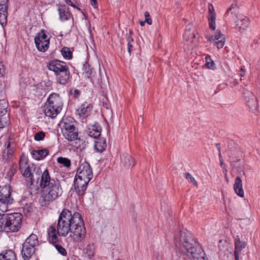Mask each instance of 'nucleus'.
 <instances>
[{"mask_svg": "<svg viewBox=\"0 0 260 260\" xmlns=\"http://www.w3.org/2000/svg\"><path fill=\"white\" fill-rule=\"evenodd\" d=\"M92 109V106L91 104L85 103L81 106L78 111L80 116H88L90 115Z\"/></svg>", "mask_w": 260, "mask_h": 260, "instance_id": "4be33fe9", "label": "nucleus"}, {"mask_svg": "<svg viewBox=\"0 0 260 260\" xmlns=\"http://www.w3.org/2000/svg\"><path fill=\"white\" fill-rule=\"evenodd\" d=\"M215 10L213 6L211 4H209L208 5V14L214 13Z\"/></svg>", "mask_w": 260, "mask_h": 260, "instance_id": "c03bdc74", "label": "nucleus"}, {"mask_svg": "<svg viewBox=\"0 0 260 260\" xmlns=\"http://www.w3.org/2000/svg\"><path fill=\"white\" fill-rule=\"evenodd\" d=\"M183 38L186 41L193 39L195 38V34L191 32L189 30H186L183 35Z\"/></svg>", "mask_w": 260, "mask_h": 260, "instance_id": "4c0bfd02", "label": "nucleus"}, {"mask_svg": "<svg viewBox=\"0 0 260 260\" xmlns=\"http://www.w3.org/2000/svg\"><path fill=\"white\" fill-rule=\"evenodd\" d=\"M49 39L46 31L44 29H42L41 32L37 34L35 38V42L39 51L44 52L48 50L49 46Z\"/></svg>", "mask_w": 260, "mask_h": 260, "instance_id": "1a4fd4ad", "label": "nucleus"}, {"mask_svg": "<svg viewBox=\"0 0 260 260\" xmlns=\"http://www.w3.org/2000/svg\"><path fill=\"white\" fill-rule=\"evenodd\" d=\"M238 11V7L236 4H233L227 10L225 15H228L229 13L231 11V13H236Z\"/></svg>", "mask_w": 260, "mask_h": 260, "instance_id": "e433bc0d", "label": "nucleus"}, {"mask_svg": "<svg viewBox=\"0 0 260 260\" xmlns=\"http://www.w3.org/2000/svg\"><path fill=\"white\" fill-rule=\"evenodd\" d=\"M45 137V133L43 131H40L35 134L34 139L37 141H39L43 140Z\"/></svg>", "mask_w": 260, "mask_h": 260, "instance_id": "58836bf2", "label": "nucleus"}, {"mask_svg": "<svg viewBox=\"0 0 260 260\" xmlns=\"http://www.w3.org/2000/svg\"><path fill=\"white\" fill-rule=\"evenodd\" d=\"M63 103L59 94L51 93L47 99L44 106V113L46 116L54 118L61 112Z\"/></svg>", "mask_w": 260, "mask_h": 260, "instance_id": "20e7f679", "label": "nucleus"}, {"mask_svg": "<svg viewBox=\"0 0 260 260\" xmlns=\"http://www.w3.org/2000/svg\"><path fill=\"white\" fill-rule=\"evenodd\" d=\"M237 18V20L235 21V28L239 31L246 30L249 24V18L243 16H239Z\"/></svg>", "mask_w": 260, "mask_h": 260, "instance_id": "a211bd4d", "label": "nucleus"}, {"mask_svg": "<svg viewBox=\"0 0 260 260\" xmlns=\"http://www.w3.org/2000/svg\"><path fill=\"white\" fill-rule=\"evenodd\" d=\"M67 5L72 6L73 8H77L80 10V9L78 8L76 4L77 3V0H64Z\"/></svg>", "mask_w": 260, "mask_h": 260, "instance_id": "ea45409f", "label": "nucleus"}, {"mask_svg": "<svg viewBox=\"0 0 260 260\" xmlns=\"http://www.w3.org/2000/svg\"><path fill=\"white\" fill-rule=\"evenodd\" d=\"M235 260H246V256H245L244 252H241L240 254H239L238 259H237L236 258H235Z\"/></svg>", "mask_w": 260, "mask_h": 260, "instance_id": "a18cd8bd", "label": "nucleus"}, {"mask_svg": "<svg viewBox=\"0 0 260 260\" xmlns=\"http://www.w3.org/2000/svg\"><path fill=\"white\" fill-rule=\"evenodd\" d=\"M91 1V5L93 6L94 8H98V2L96 0H90Z\"/></svg>", "mask_w": 260, "mask_h": 260, "instance_id": "49530a36", "label": "nucleus"}, {"mask_svg": "<svg viewBox=\"0 0 260 260\" xmlns=\"http://www.w3.org/2000/svg\"><path fill=\"white\" fill-rule=\"evenodd\" d=\"M57 251L62 255L66 256L67 254V250L61 245L56 244L54 245Z\"/></svg>", "mask_w": 260, "mask_h": 260, "instance_id": "c9c22d12", "label": "nucleus"}, {"mask_svg": "<svg viewBox=\"0 0 260 260\" xmlns=\"http://www.w3.org/2000/svg\"><path fill=\"white\" fill-rule=\"evenodd\" d=\"M244 71H243V69L242 68H241L240 71V76L241 77H243V76H244Z\"/></svg>", "mask_w": 260, "mask_h": 260, "instance_id": "8fccbe9b", "label": "nucleus"}, {"mask_svg": "<svg viewBox=\"0 0 260 260\" xmlns=\"http://www.w3.org/2000/svg\"><path fill=\"white\" fill-rule=\"evenodd\" d=\"M13 201L11 192L7 188H3L0 190V211L2 212H6L8 205L12 204Z\"/></svg>", "mask_w": 260, "mask_h": 260, "instance_id": "9d476101", "label": "nucleus"}, {"mask_svg": "<svg viewBox=\"0 0 260 260\" xmlns=\"http://www.w3.org/2000/svg\"><path fill=\"white\" fill-rule=\"evenodd\" d=\"M61 54L63 57L67 59H70L72 57V52L68 47H64L61 50Z\"/></svg>", "mask_w": 260, "mask_h": 260, "instance_id": "c756f323", "label": "nucleus"}, {"mask_svg": "<svg viewBox=\"0 0 260 260\" xmlns=\"http://www.w3.org/2000/svg\"><path fill=\"white\" fill-rule=\"evenodd\" d=\"M196 241L192 234L186 230L178 232L174 237L175 246L181 253L184 251L183 248L187 249L193 245Z\"/></svg>", "mask_w": 260, "mask_h": 260, "instance_id": "39448f33", "label": "nucleus"}, {"mask_svg": "<svg viewBox=\"0 0 260 260\" xmlns=\"http://www.w3.org/2000/svg\"><path fill=\"white\" fill-rule=\"evenodd\" d=\"M184 177L187 179L189 181L192 183L193 185L197 186V181L195 180L194 177L189 173H183Z\"/></svg>", "mask_w": 260, "mask_h": 260, "instance_id": "f704fd0d", "label": "nucleus"}, {"mask_svg": "<svg viewBox=\"0 0 260 260\" xmlns=\"http://www.w3.org/2000/svg\"><path fill=\"white\" fill-rule=\"evenodd\" d=\"M19 169L23 176L29 180L31 184L36 179L37 183L39 182L42 189L39 203L42 207L47 206L61 195L62 189L59 181L57 179L51 178L48 169L42 172L37 165L28 164L25 160L22 159L20 160Z\"/></svg>", "mask_w": 260, "mask_h": 260, "instance_id": "f257e3e1", "label": "nucleus"}, {"mask_svg": "<svg viewBox=\"0 0 260 260\" xmlns=\"http://www.w3.org/2000/svg\"><path fill=\"white\" fill-rule=\"evenodd\" d=\"M62 133L68 141H73L78 139V132L74 124L73 119H63L61 122Z\"/></svg>", "mask_w": 260, "mask_h": 260, "instance_id": "0eeeda50", "label": "nucleus"}, {"mask_svg": "<svg viewBox=\"0 0 260 260\" xmlns=\"http://www.w3.org/2000/svg\"><path fill=\"white\" fill-rule=\"evenodd\" d=\"M243 93L246 105L249 109L252 111L257 110L258 106V102L254 94L245 89L243 90Z\"/></svg>", "mask_w": 260, "mask_h": 260, "instance_id": "ddd939ff", "label": "nucleus"}, {"mask_svg": "<svg viewBox=\"0 0 260 260\" xmlns=\"http://www.w3.org/2000/svg\"><path fill=\"white\" fill-rule=\"evenodd\" d=\"M75 241H82L86 234L83 220L78 212L72 214L68 209H64L57 221V233L60 236L66 237L69 233Z\"/></svg>", "mask_w": 260, "mask_h": 260, "instance_id": "f03ea898", "label": "nucleus"}, {"mask_svg": "<svg viewBox=\"0 0 260 260\" xmlns=\"http://www.w3.org/2000/svg\"><path fill=\"white\" fill-rule=\"evenodd\" d=\"M132 33L133 31L132 30H129V34L126 35V40L127 43H133L134 42V40L131 36Z\"/></svg>", "mask_w": 260, "mask_h": 260, "instance_id": "79ce46f5", "label": "nucleus"}, {"mask_svg": "<svg viewBox=\"0 0 260 260\" xmlns=\"http://www.w3.org/2000/svg\"><path fill=\"white\" fill-rule=\"evenodd\" d=\"M145 16V22L147 23L148 24L150 25L152 24V20L150 18V16L149 13L147 11L145 12L144 13Z\"/></svg>", "mask_w": 260, "mask_h": 260, "instance_id": "a19ab883", "label": "nucleus"}, {"mask_svg": "<svg viewBox=\"0 0 260 260\" xmlns=\"http://www.w3.org/2000/svg\"><path fill=\"white\" fill-rule=\"evenodd\" d=\"M72 94L75 98H78V96L80 95V92L78 90L75 89L72 92Z\"/></svg>", "mask_w": 260, "mask_h": 260, "instance_id": "de8ad7c7", "label": "nucleus"}, {"mask_svg": "<svg viewBox=\"0 0 260 260\" xmlns=\"http://www.w3.org/2000/svg\"><path fill=\"white\" fill-rule=\"evenodd\" d=\"M102 128L98 124L92 126V129L88 132V135L93 138L96 139L101 135Z\"/></svg>", "mask_w": 260, "mask_h": 260, "instance_id": "a878e982", "label": "nucleus"}, {"mask_svg": "<svg viewBox=\"0 0 260 260\" xmlns=\"http://www.w3.org/2000/svg\"><path fill=\"white\" fill-rule=\"evenodd\" d=\"M57 160L59 164L62 165V166L64 167L69 168L71 166V161L67 158L59 157Z\"/></svg>", "mask_w": 260, "mask_h": 260, "instance_id": "7c9ffc66", "label": "nucleus"}, {"mask_svg": "<svg viewBox=\"0 0 260 260\" xmlns=\"http://www.w3.org/2000/svg\"><path fill=\"white\" fill-rule=\"evenodd\" d=\"M48 234L49 241L55 245L58 241V238L56 234V230L55 227L51 226L48 229Z\"/></svg>", "mask_w": 260, "mask_h": 260, "instance_id": "393cba45", "label": "nucleus"}, {"mask_svg": "<svg viewBox=\"0 0 260 260\" xmlns=\"http://www.w3.org/2000/svg\"><path fill=\"white\" fill-rule=\"evenodd\" d=\"M5 146L6 147V149L5 150L4 153H7V155L8 157H10L11 156L14 152V150L12 148H11V143L9 141H7L5 143Z\"/></svg>", "mask_w": 260, "mask_h": 260, "instance_id": "72a5a7b5", "label": "nucleus"}, {"mask_svg": "<svg viewBox=\"0 0 260 260\" xmlns=\"http://www.w3.org/2000/svg\"><path fill=\"white\" fill-rule=\"evenodd\" d=\"M8 104L5 100H0V128H4L10 121L9 114H7Z\"/></svg>", "mask_w": 260, "mask_h": 260, "instance_id": "f8f14e48", "label": "nucleus"}, {"mask_svg": "<svg viewBox=\"0 0 260 260\" xmlns=\"http://www.w3.org/2000/svg\"><path fill=\"white\" fill-rule=\"evenodd\" d=\"M206 63L205 67L209 69L214 70L215 69V64L213 60H212L210 56H206L205 57Z\"/></svg>", "mask_w": 260, "mask_h": 260, "instance_id": "2f4dec72", "label": "nucleus"}, {"mask_svg": "<svg viewBox=\"0 0 260 260\" xmlns=\"http://www.w3.org/2000/svg\"><path fill=\"white\" fill-rule=\"evenodd\" d=\"M234 188L237 195L240 197H244V193L242 188V180L240 176L236 177L234 185Z\"/></svg>", "mask_w": 260, "mask_h": 260, "instance_id": "412c9836", "label": "nucleus"}, {"mask_svg": "<svg viewBox=\"0 0 260 260\" xmlns=\"http://www.w3.org/2000/svg\"><path fill=\"white\" fill-rule=\"evenodd\" d=\"M216 146H217V148H218V150L219 152V156H220L221 154H220V148L219 147V144H216Z\"/></svg>", "mask_w": 260, "mask_h": 260, "instance_id": "3c124183", "label": "nucleus"}, {"mask_svg": "<svg viewBox=\"0 0 260 260\" xmlns=\"http://www.w3.org/2000/svg\"><path fill=\"white\" fill-rule=\"evenodd\" d=\"M49 70L54 72L55 76L69 68L67 63L58 59H53L47 64Z\"/></svg>", "mask_w": 260, "mask_h": 260, "instance_id": "9b49d317", "label": "nucleus"}, {"mask_svg": "<svg viewBox=\"0 0 260 260\" xmlns=\"http://www.w3.org/2000/svg\"><path fill=\"white\" fill-rule=\"evenodd\" d=\"M133 47L132 43H127V49L128 52L130 53L132 48Z\"/></svg>", "mask_w": 260, "mask_h": 260, "instance_id": "09e8293b", "label": "nucleus"}, {"mask_svg": "<svg viewBox=\"0 0 260 260\" xmlns=\"http://www.w3.org/2000/svg\"><path fill=\"white\" fill-rule=\"evenodd\" d=\"M145 22H145V21H141V22H140V25H141V26H144V24H145Z\"/></svg>", "mask_w": 260, "mask_h": 260, "instance_id": "603ef678", "label": "nucleus"}, {"mask_svg": "<svg viewBox=\"0 0 260 260\" xmlns=\"http://www.w3.org/2000/svg\"><path fill=\"white\" fill-rule=\"evenodd\" d=\"M206 39L210 42H213L218 49L222 48L225 43V36L221 34L219 29L216 30L215 35L207 36Z\"/></svg>", "mask_w": 260, "mask_h": 260, "instance_id": "4468645a", "label": "nucleus"}, {"mask_svg": "<svg viewBox=\"0 0 260 260\" xmlns=\"http://www.w3.org/2000/svg\"><path fill=\"white\" fill-rule=\"evenodd\" d=\"M39 245V241L36 235L31 234L27 238L22 244L21 255L24 260H29L35 254Z\"/></svg>", "mask_w": 260, "mask_h": 260, "instance_id": "423d86ee", "label": "nucleus"}, {"mask_svg": "<svg viewBox=\"0 0 260 260\" xmlns=\"http://www.w3.org/2000/svg\"><path fill=\"white\" fill-rule=\"evenodd\" d=\"M83 70L85 73V77L90 78L92 74V69L90 68L88 63H85L83 65Z\"/></svg>", "mask_w": 260, "mask_h": 260, "instance_id": "473e14b6", "label": "nucleus"}, {"mask_svg": "<svg viewBox=\"0 0 260 260\" xmlns=\"http://www.w3.org/2000/svg\"><path fill=\"white\" fill-rule=\"evenodd\" d=\"M233 162H234V161L232 162V165H234Z\"/></svg>", "mask_w": 260, "mask_h": 260, "instance_id": "864d4df0", "label": "nucleus"}, {"mask_svg": "<svg viewBox=\"0 0 260 260\" xmlns=\"http://www.w3.org/2000/svg\"><path fill=\"white\" fill-rule=\"evenodd\" d=\"M121 164L125 168H132L135 165L134 159L131 155L128 154H123L121 157Z\"/></svg>", "mask_w": 260, "mask_h": 260, "instance_id": "5701e85b", "label": "nucleus"}, {"mask_svg": "<svg viewBox=\"0 0 260 260\" xmlns=\"http://www.w3.org/2000/svg\"><path fill=\"white\" fill-rule=\"evenodd\" d=\"M235 251L234 258L238 259L239 254L241 252H244L243 250L247 245V243L245 241H241L239 236H237L234 240Z\"/></svg>", "mask_w": 260, "mask_h": 260, "instance_id": "dca6fc26", "label": "nucleus"}, {"mask_svg": "<svg viewBox=\"0 0 260 260\" xmlns=\"http://www.w3.org/2000/svg\"><path fill=\"white\" fill-rule=\"evenodd\" d=\"M9 0H0V24L6 26L7 23Z\"/></svg>", "mask_w": 260, "mask_h": 260, "instance_id": "2eb2a0df", "label": "nucleus"}, {"mask_svg": "<svg viewBox=\"0 0 260 260\" xmlns=\"http://www.w3.org/2000/svg\"><path fill=\"white\" fill-rule=\"evenodd\" d=\"M95 246L94 244H89L84 249V252L87 254L89 258L94 255Z\"/></svg>", "mask_w": 260, "mask_h": 260, "instance_id": "cd10ccee", "label": "nucleus"}, {"mask_svg": "<svg viewBox=\"0 0 260 260\" xmlns=\"http://www.w3.org/2000/svg\"><path fill=\"white\" fill-rule=\"evenodd\" d=\"M5 71V66L0 62V77L3 76Z\"/></svg>", "mask_w": 260, "mask_h": 260, "instance_id": "37998d69", "label": "nucleus"}, {"mask_svg": "<svg viewBox=\"0 0 260 260\" xmlns=\"http://www.w3.org/2000/svg\"><path fill=\"white\" fill-rule=\"evenodd\" d=\"M93 173L89 164L82 163L77 171L74 181V188L79 196H82L87 188L88 182L92 178Z\"/></svg>", "mask_w": 260, "mask_h": 260, "instance_id": "7ed1b4c3", "label": "nucleus"}, {"mask_svg": "<svg viewBox=\"0 0 260 260\" xmlns=\"http://www.w3.org/2000/svg\"><path fill=\"white\" fill-rule=\"evenodd\" d=\"M94 147L97 151L102 152L107 147L106 140L100 139L98 141H95Z\"/></svg>", "mask_w": 260, "mask_h": 260, "instance_id": "bb28decb", "label": "nucleus"}, {"mask_svg": "<svg viewBox=\"0 0 260 260\" xmlns=\"http://www.w3.org/2000/svg\"><path fill=\"white\" fill-rule=\"evenodd\" d=\"M49 151L47 149H43L37 150H33L31 152L32 157L36 160H41L45 158L48 154Z\"/></svg>", "mask_w": 260, "mask_h": 260, "instance_id": "aec40b11", "label": "nucleus"}, {"mask_svg": "<svg viewBox=\"0 0 260 260\" xmlns=\"http://www.w3.org/2000/svg\"><path fill=\"white\" fill-rule=\"evenodd\" d=\"M0 260H17L16 255L12 250H6L0 254Z\"/></svg>", "mask_w": 260, "mask_h": 260, "instance_id": "b1692460", "label": "nucleus"}, {"mask_svg": "<svg viewBox=\"0 0 260 260\" xmlns=\"http://www.w3.org/2000/svg\"><path fill=\"white\" fill-rule=\"evenodd\" d=\"M57 6L60 20L67 21L71 18L72 15L70 12L69 8L66 7L65 5L59 4Z\"/></svg>", "mask_w": 260, "mask_h": 260, "instance_id": "f3484780", "label": "nucleus"}, {"mask_svg": "<svg viewBox=\"0 0 260 260\" xmlns=\"http://www.w3.org/2000/svg\"><path fill=\"white\" fill-rule=\"evenodd\" d=\"M208 21L209 27L212 30H215L216 28L215 26V19H216V13H212L208 14Z\"/></svg>", "mask_w": 260, "mask_h": 260, "instance_id": "c85d7f7f", "label": "nucleus"}, {"mask_svg": "<svg viewBox=\"0 0 260 260\" xmlns=\"http://www.w3.org/2000/svg\"><path fill=\"white\" fill-rule=\"evenodd\" d=\"M183 250L184 251L182 253L185 255L188 260H208L205 257V252L197 241L193 245L187 249L183 248Z\"/></svg>", "mask_w": 260, "mask_h": 260, "instance_id": "6e6552de", "label": "nucleus"}, {"mask_svg": "<svg viewBox=\"0 0 260 260\" xmlns=\"http://www.w3.org/2000/svg\"><path fill=\"white\" fill-rule=\"evenodd\" d=\"M56 82L61 85H66L71 78L69 68L55 75Z\"/></svg>", "mask_w": 260, "mask_h": 260, "instance_id": "6ab92c4d", "label": "nucleus"}]
</instances>
